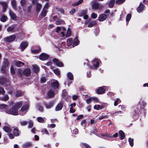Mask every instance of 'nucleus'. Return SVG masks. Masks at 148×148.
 <instances>
[{
	"label": "nucleus",
	"instance_id": "nucleus-30",
	"mask_svg": "<svg viewBox=\"0 0 148 148\" xmlns=\"http://www.w3.org/2000/svg\"><path fill=\"white\" fill-rule=\"evenodd\" d=\"M11 3L13 8L15 9H16V1L15 0H11Z\"/></svg>",
	"mask_w": 148,
	"mask_h": 148
},
{
	"label": "nucleus",
	"instance_id": "nucleus-55",
	"mask_svg": "<svg viewBox=\"0 0 148 148\" xmlns=\"http://www.w3.org/2000/svg\"><path fill=\"white\" fill-rule=\"evenodd\" d=\"M49 7V5L48 3H46L44 5L43 9H45L46 10H47L48 8Z\"/></svg>",
	"mask_w": 148,
	"mask_h": 148
},
{
	"label": "nucleus",
	"instance_id": "nucleus-27",
	"mask_svg": "<svg viewBox=\"0 0 148 148\" xmlns=\"http://www.w3.org/2000/svg\"><path fill=\"white\" fill-rule=\"evenodd\" d=\"M67 76L68 79L70 80H73V75L70 72H69L67 74Z\"/></svg>",
	"mask_w": 148,
	"mask_h": 148
},
{
	"label": "nucleus",
	"instance_id": "nucleus-29",
	"mask_svg": "<svg viewBox=\"0 0 148 148\" xmlns=\"http://www.w3.org/2000/svg\"><path fill=\"white\" fill-rule=\"evenodd\" d=\"M7 19V17L5 15H3L0 18V20L2 22H5Z\"/></svg>",
	"mask_w": 148,
	"mask_h": 148
},
{
	"label": "nucleus",
	"instance_id": "nucleus-40",
	"mask_svg": "<svg viewBox=\"0 0 148 148\" xmlns=\"http://www.w3.org/2000/svg\"><path fill=\"white\" fill-rule=\"evenodd\" d=\"M121 100H120L119 98H117L116 100L114 101V106H116L118 105V103L119 102H120Z\"/></svg>",
	"mask_w": 148,
	"mask_h": 148
},
{
	"label": "nucleus",
	"instance_id": "nucleus-21",
	"mask_svg": "<svg viewBox=\"0 0 148 148\" xmlns=\"http://www.w3.org/2000/svg\"><path fill=\"white\" fill-rule=\"evenodd\" d=\"M33 67L34 71L35 73H37L39 71L40 69L38 66L36 65H33Z\"/></svg>",
	"mask_w": 148,
	"mask_h": 148
},
{
	"label": "nucleus",
	"instance_id": "nucleus-6",
	"mask_svg": "<svg viewBox=\"0 0 148 148\" xmlns=\"http://www.w3.org/2000/svg\"><path fill=\"white\" fill-rule=\"evenodd\" d=\"M16 37L15 35H12L5 38V39L6 42H10L14 41Z\"/></svg>",
	"mask_w": 148,
	"mask_h": 148
},
{
	"label": "nucleus",
	"instance_id": "nucleus-24",
	"mask_svg": "<svg viewBox=\"0 0 148 148\" xmlns=\"http://www.w3.org/2000/svg\"><path fill=\"white\" fill-rule=\"evenodd\" d=\"M48 11L45 9H43L42 11L41 12L40 14L41 16L43 17L45 16L47 13Z\"/></svg>",
	"mask_w": 148,
	"mask_h": 148
},
{
	"label": "nucleus",
	"instance_id": "nucleus-53",
	"mask_svg": "<svg viewBox=\"0 0 148 148\" xmlns=\"http://www.w3.org/2000/svg\"><path fill=\"white\" fill-rule=\"evenodd\" d=\"M67 95V94L65 92V90H63V93L62 94V97L63 98H65L66 96Z\"/></svg>",
	"mask_w": 148,
	"mask_h": 148
},
{
	"label": "nucleus",
	"instance_id": "nucleus-31",
	"mask_svg": "<svg viewBox=\"0 0 148 148\" xmlns=\"http://www.w3.org/2000/svg\"><path fill=\"white\" fill-rule=\"evenodd\" d=\"M3 129L6 132H9L11 131L10 128L8 127L5 126L3 127Z\"/></svg>",
	"mask_w": 148,
	"mask_h": 148
},
{
	"label": "nucleus",
	"instance_id": "nucleus-15",
	"mask_svg": "<svg viewBox=\"0 0 148 148\" xmlns=\"http://www.w3.org/2000/svg\"><path fill=\"white\" fill-rule=\"evenodd\" d=\"M104 86H103L99 88L97 90V93L98 94H102L104 92L105 89Z\"/></svg>",
	"mask_w": 148,
	"mask_h": 148
},
{
	"label": "nucleus",
	"instance_id": "nucleus-11",
	"mask_svg": "<svg viewBox=\"0 0 148 148\" xmlns=\"http://www.w3.org/2000/svg\"><path fill=\"white\" fill-rule=\"evenodd\" d=\"M102 7V6L99 5L98 3H94L92 6V8L94 10L100 9Z\"/></svg>",
	"mask_w": 148,
	"mask_h": 148
},
{
	"label": "nucleus",
	"instance_id": "nucleus-32",
	"mask_svg": "<svg viewBox=\"0 0 148 148\" xmlns=\"http://www.w3.org/2000/svg\"><path fill=\"white\" fill-rule=\"evenodd\" d=\"M73 42V40L72 38H69L67 40V45L69 46L71 45Z\"/></svg>",
	"mask_w": 148,
	"mask_h": 148
},
{
	"label": "nucleus",
	"instance_id": "nucleus-60",
	"mask_svg": "<svg viewBox=\"0 0 148 148\" xmlns=\"http://www.w3.org/2000/svg\"><path fill=\"white\" fill-rule=\"evenodd\" d=\"M13 30V27L12 26L9 27L7 29V31L9 32H11Z\"/></svg>",
	"mask_w": 148,
	"mask_h": 148
},
{
	"label": "nucleus",
	"instance_id": "nucleus-19",
	"mask_svg": "<svg viewBox=\"0 0 148 148\" xmlns=\"http://www.w3.org/2000/svg\"><path fill=\"white\" fill-rule=\"evenodd\" d=\"M36 11L37 12H39L40 11L42 7V5L41 4L38 3H36Z\"/></svg>",
	"mask_w": 148,
	"mask_h": 148
},
{
	"label": "nucleus",
	"instance_id": "nucleus-61",
	"mask_svg": "<svg viewBox=\"0 0 148 148\" xmlns=\"http://www.w3.org/2000/svg\"><path fill=\"white\" fill-rule=\"evenodd\" d=\"M38 110L40 111H43V108L42 106H41L40 105H38Z\"/></svg>",
	"mask_w": 148,
	"mask_h": 148
},
{
	"label": "nucleus",
	"instance_id": "nucleus-51",
	"mask_svg": "<svg viewBox=\"0 0 148 148\" xmlns=\"http://www.w3.org/2000/svg\"><path fill=\"white\" fill-rule=\"evenodd\" d=\"M21 125L22 126L26 125L27 123V122L25 121H23L20 122Z\"/></svg>",
	"mask_w": 148,
	"mask_h": 148
},
{
	"label": "nucleus",
	"instance_id": "nucleus-39",
	"mask_svg": "<svg viewBox=\"0 0 148 148\" xmlns=\"http://www.w3.org/2000/svg\"><path fill=\"white\" fill-rule=\"evenodd\" d=\"M22 95V93L20 91H17L15 93V96L16 97H20Z\"/></svg>",
	"mask_w": 148,
	"mask_h": 148
},
{
	"label": "nucleus",
	"instance_id": "nucleus-22",
	"mask_svg": "<svg viewBox=\"0 0 148 148\" xmlns=\"http://www.w3.org/2000/svg\"><path fill=\"white\" fill-rule=\"evenodd\" d=\"M15 65L18 67H20L25 65V63L20 61H16L15 63Z\"/></svg>",
	"mask_w": 148,
	"mask_h": 148
},
{
	"label": "nucleus",
	"instance_id": "nucleus-44",
	"mask_svg": "<svg viewBox=\"0 0 148 148\" xmlns=\"http://www.w3.org/2000/svg\"><path fill=\"white\" fill-rule=\"evenodd\" d=\"M41 82L42 83H44L46 82L47 80V79L45 77H42L40 79Z\"/></svg>",
	"mask_w": 148,
	"mask_h": 148
},
{
	"label": "nucleus",
	"instance_id": "nucleus-26",
	"mask_svg": "<svg viewBox=\"0 0 148 148\" xmlns=\"http://www.w3.org/2000/svg\"><path fill=\"white\" fill-rule=\"evenodd\" d=\"M53 102H51L49 103L48 104H45V107L47 109H49L52 107L53 106Z\"/></svg>",
	"mask_w": 148,
	"mask_h": 148
},
{
	"label": "nucleus",
	"instance_id": "nucleus-33",
	"mask_svg": "<svg viewBox=\"0 0 148 148\" xmlns=\"http://www.w3.org/2000/svg\"><path fill=\"white\" fill-rule=\"evenodd\" d=\"M13 133L15 136H18L19 135L18 130L16 129H14L13 130Z\"/></svg>",
	"mask_w": 148,
	"mask_h": 148
},
{
	"label": "nucleus",
	"instance_id": "nucleus-12",
	"mask_svg": "<svg viewBox=\"0 0 148 148\" xmlns=\"http://www.w3.org/2000/svg\"><path fill=\"white\" fill-rule=\"evenodd\" d=\"M106 14H100L98 18L99 21H103L106 20Z\"/></svg>",
	"mask_w": 148,
	"mask_h": 148
},
{
	"label": "nucleus",
	"instance_id": "nucleus-18",
	"mask_svg": "<svg viewBox=\"0 0 148 148\" xmlns=\"http://www.w3.org/2000/svg\"><path fill=\"white\" fill-rule=\"evenodd\" d=\"M144 8V6L142 3V2H140V4L138 7L137 8V11L138 12H141L143 10Z\"/></svg>",
	"mask_w": 148,
	"mask_h": 148
},
{
	"label": "nucleus",
	"instance_id": "nucleus-25",
	"mask_svg": "<svg viewBox=\"0 0 148 148\" xmlns=\"http://www.w3.org/2000/svg\"><path fill=\"white\" fill-rule=\"evenodd\" d=\"M139 103L140 105V106H139V105H138L139 106V107H141L142 108H144V107H146L147 105L146 103L144 101H140Z\"/></svg>",
	"mask_w": 148,
	"mask_h": 148
},
{
	"label": "nucleus",
	"instance_id": "nucleus-8",
	"mask_svg": "<svg viewBox=\"0 0 148 148\" xmlns=\"http://www.w3.org/2000/svg\"><path fill=\"white\" fill-rule=\"evenodd\" d=\"M0 4L2 6L3 12H5L6 9L8 7V3L4 1H0Z\"/></svg>",
	"mask_w": 148,
	"mask_h": 148
},
{
	"label": "nucleus",
	"instance_id": "nucleus-5",
	"mask_svg": "<svg viewBox=\"0 0 148 148\" xmlns=\"http://www.w3.org/2000/svg\"><path fill=\"white\" fill-rule=\"evenodd\" d=\"M49 57V56L47 54L42 53L39 56V58L42 60H45Z\"/></svg>",
	"mask_w": 148,
	"mask_h": 148
},
{
	"label": "nucleus",
	"instance_id": "nucleus-17",
	"mask_svg": "<svg viewBox=\"0 0 148 148\" xmlns=\"http://www.w3.org/2000/svg\"><path fill=\"white\" fill-rule=\"evenodd\" d=\"M51 85L52 87L56 89L58 88L59 86V83L56 80L55 82H53Z\"/></svg>",
	"mask_w": 148,
	"mask_h": 148
},
{
	"label": "nucleus",
	"instance_id": "nucleus-46",
	"mask_svg": "<svg viewBox=\"0 0 148 148\" xmlns=\"http://www.w3.org/2000/svg\"><path fill=\"white\" fill-rule=\"evenodd\" d=\"M28 127L31 128L33 126V123L32 121H30L28 122Z\"/></svg>",
	"mask_w": 148,
	"mask_h": 148
},
{
	"label": "nucleus",
	"instance_id": "nucleus-59",
	"mask_svg": "<svg viewBox=\"0 0 148 148\" xmlns=\"http://www.w3.org/2000/svg\"><path fill=\"white\" fill-rule=\"evenodd\" d=\"M10 72L12 74H14L15 73V71L14 67L11 66L10 68Z\"/></svg>",
	"mask_w": 148,
	"mask_h": 148
},
{
	"label": "nucleus",
	"instance_id": "nucleus-9",
	"mask_svg": "<svg viewBox=\"0 0 148 148\" xmlns=\"http://www.w3.org/2000/svg\"><path fill=\"white\" fill-rule=\"evenodd\" d=\"M63 102L62 101H61L58 103V104L55 108V110L56 111H58L61 110L63 107Z\"/></svg>",
	"mask_w": 148,
	"mask_h": 148
},
{
	"label": "nucleus",
	"instance_id": "nucleus-42",
	"mask_svg": "<svg viewBox=\"0 0 148 148\" xmlns=\"http://www.w3.org/2000/svg\"><path fill=\"white\" fill-rule=\"evenodd\" d=\"M9 97L7 95H6L4 97L1 98V100L4 101H7Z\"/></svg>",
	"mask_w": 148,
	"mask_h": 148
},
{
	"label": "nucleus",
	"instance_id": "nucleus-63",
	"mask_svg": "<svg viewBox=\"0 0 148 148\" xmlns=\"http://www.w3.org/2000/svg\"><path fill=\"white\" fill-rule=\"evenodd\" d=\"M92 100V98H90L86 100V102L88 104H89L91 102Z\"/></svg>",
	"mask_w": 148,
	"mask_h": 148
},
{
	"label": "nucleus",
	"instance_id": "nucleus-16",
	"mask_svg": "<svg viewBox=\"0 0 148 148\" xmlns=\"http://www.w3.org/2000/svg\"><path fill=\"white\" fill-rule=\"evenodd\" d=\"M47 95L49 98H53L54 97L55 94L53 91L50 90L48 92Z\"/></svg>",
	"mask_w": 148,
	"mask_h": 148
},
{
	"label": "nucleus",
	"instance_id": "nucleus-56",
	"mask_svg": "<svg viewBox=\"0 0 148 148\" xmlns=\"http://www.w3.org/2000/svg\"><path fill=\"white\" fill-rule=\"evenodd\" d=\"M87 14V11L86 10H83L80 13L81 16H83Z\"/></svg>",
	"mask_w": 148,
	"mask_h": 148
},
{
	"label": "nucleus",
	"instance_id": "nucleus-62",
	"mask_svg": "<svg viewBox=\"0 0 148 148\" xmlns=\"http://www.w3.org/2000/svg\"><path fill=\"white\" fill-rule=\"evenodd\" d=\"M91 17L93 18H95L97 17V15L95 13H93L91 15Z\"/></svg>",
	"mask_w": 148,
	"mask_h": 148
},
{
	"label": "nucleus",
	"instance_id": "nucleus-7",
	"mask_svg": "<svg viewBox=\"0 0 148 148\" xmlns=\"http://www.w3.org/2000/svg\"><path fill=\"white\" fill-rule=\"evenodd\" d=\"M28 108V106L27 105L24 106L21 108L20 112V114L21 115H23L25 114Z\"/></svg>",
	"mask_w": 148,
	"mask_h": 148
},
{
	"label": "nucleus",
	"instance_id": "nucleus-35",
	"mask_svg": "<svg viewBox=\"0 0 148 148\" xmlns=\"http://www.w3.org/2000/svg\"><path fill=\"white\" fill-rule=\"evenodd\" d=\"M79 43V41L78 40L77 37H75L74 40V42H73V45L75 46H77L78 44Z\"/></svg>",
	"mask_w": 148,
	"mask_h": 148
},
{
	"label": "nucleus",
	"instance_id": "nucleus-3",
	"mask_svg": "<svg viewBox=\"0 0 148 148\" xmlns=\"http://www.w3.org/2000/svg\"><path fill=\"white\" fill-rule=\"evenodd\" d=\"M8 64L9 62L8 60L6 58H4L1 70L3 73L5 72L6 68L8 66Z\"/></svg>",
	"mask_w": 148,
	"mask_h": 148
},
{
	"label": "nucleus",
	"instance_id": "nucleus-49",
	"mask_svg": "<svg viewBox=\"0 0 148 148\" xmlns=\"http://www.w3.org/2000/svg\"><path fill=\"white\" fill-rule=\"evenodd\" d=\"M37 121L40 123H42L44 121V120L41 117H38L37 118Z\"/></svg>",
	"mask_w": 148,
	"mask_h": 148
},
{
	"label": "nucleus",
	"instance_id": "nucleus-4",
	"mask_svg": "<svg viewBox=\"0 0 148 148\" xmlns=\"http://www.w3.org/2000/svg\"><path fill=\"white\" fill-rule=\"evenodd\" d=\"M93 66L90 68L92 69H97L98 67L99 64V60L98 59L94 60L92 61Z\"/></svg>",
	"mask_w": 148,
	"mask_h": 148
},
{
	"label": "nucleus",
	"instance_id": "nucleus-2",
	"mask_svg": "<svg viewBox=\"0 0 148 148\" xmlns=\"http://www.w3.org/2000/svg\"><path fill=\"white\" fill-rule=\"evenodd\" d=\"M146 110L144 108L138 107L136 108L134 110L132 116L134 120H136L138 117L139 114H141L143 116H145L146 112Z\"/></svg>",
	"mask_w": 148,
	"mask_h": 148
},
{
	"label": "nucleus",
	"instance_id": "nucleus-50",
	"mask_svg": "<svg viewBox=\"0 0 148 148\" xmlns=\"http://www.w3.org/2000/svg\"><path fill=\"white\" fill-rule=\"evenodd\" d=\"M5 93V91L3 88L0 87V95L2 94L4 95Z\"/></svg>",
	"mask_w": 148,
	"mask_h": 148
},
{
	"label": "nucleus",
	"instance_id": "nucleus-14",
	"mask_svg": "<svg viewBox=\"0 0 148 148\" xmlns=\"http://www.w3.org/2000/svg\"><path fill=\"white\" fill-rule=\"evenodd\" d=\"M28 44L26 42H23L21 43L20 45V47L22 51L25 49L28 46Z\"/></svg>",
	"mask_w": 148,
	"mask_h": 148
},
{
	"label": "nucleus",
	"instance_id": "nucleus-38",
	"mask_svg": "<svg viewBox=\"0 0 148 148\" xmlns=\"http://www.w3.org/2000/svg\"><path fill=\"white\" fill-rule=\"evenodd\" d=\"M131 15L130 14H127L126 18V21L127 22H128L130 21L131 18ZM127 24H128V23H127Z\"/></svg>",
	"mask_w": 148,
	"mask_h": 148
},
{
	"label": "nucleus",
	"instance_id": "nucleus-36",
	"mask_svg": "<svg viewBox=\"0 0 148 148\" xmlns=\"http://www.w3.org/2000/svg\"><path fill=\"white\" fill-rule=\"evenodd\" d=\"M129 142L130 145L131 147H132L134 145V139L131 138H129Z\"/></svg>",
	"mask_w": 148,
	"mask_h": 148
},
{
	"label": "nucleus",
	"instance_id": "nucleus-10",
	"mask_svg": "<svg viewBox=\"0 0 148 148\" xmlns=\"http://www.w3.org/2000/svg\"><path fill=\"white\" fill-rule=\"evenodd\" d=\"M52 62L55 63L56 65L58 66L63 67V64L62 63L56 58L53 59L52 60Z\"/></svg>",
	"mask_w": 148,
	"mask_h": 148
},
{
	"label": "nucleus",
	"instance_id": "nucleus-57",
	"mask_svg": "<svg viewBox=\"0 0 148 148\" xmlns=\"http://www.w3.org/2000/svg\"><path fill=\"white\" fill-rule=\"evenodd\" d=\"M101 108V106L99 105H95L94 107V109H96L97 110H99V109L100 108Z\"/></svg>",
	"mask_w": 148,
	"mask_h": 148
},
{
	"label": "nucleus",
	"instance_id": "nucleus-48",
	"mask_svg": "<svg viewBox=\"0 0 148 148\" xmlns=\"http://www.w3.org/2000/svg\"><path fill=\"white\" fill-rule=\"evenodd\" d=\"M17 73L18 74L20 75L21 76H22L23 74V71H22L21 69H18L17 70Z\"/></svg>",
	"mask_w": 148,
	"mask_h": 148
},
{
	"label": "nucleus",
	"instance_id": "nucleus-43",
	"mask_svg": "<svg viewBox=\"0 0 148 148\" xmlns=\"http://www.w3.org/2000/svg\"><path fill=\"white\" fill-rule=\"evenodd\" d=\"M64 21L61 19H59L56 22V24L57 25H60L63 24Z\"/></svg>",
	"mask_w": 148,
	"mask_h": 148
},
{
	"label": "nucleus",
	"instance_id": "nucleus-52",
	"mask_svg": "<svg viewBox=\"0 0 148 148\" xmlns=\"http://www.w3.org/2000/svg\"><path fill=\"white\" fill-rule=\"evenodd\" d=\"M20 4L22 6H24L26 2V0H21L20 1Z\"/></svg>",
	"mask_w": 148,
	"mask_h": 148
},
{
	"label": "nucleus",
	"instance_id": "nucleus-34",
	"mask_svg": "<svg viewBox=\"0 0 148 148\" xmlns=\"http://www.w3.org/2000/svg\"><path fill=\"white\" fill-rule=\"evenodd\" d=\"M32 146V144L29 142L26 143L23 145V147L24 148H26L27 147H29Z\"/></svg>",
	"mask_w": 148,
	"mask_h": 148
},
{
	"label": "nucleus",
	"instance_id": "nucleus-37",
	"mask_svg": "<svg viewBox=\"0 0 148 148\" xmlns=\"http://www.w3.org/2000/svg\"><path fill=\"white\" fill-rule=\"evenodd\" d=\"M40 50V48H39L38 49L32 50V52L33 53L37 54L38 53Z\"/></svg>",
	"mask_w": 148,
	"mask_h": 148
},
{
	"label": "nucleus",
	"instance_id": "nucleus-13",
	"mask_svg": "<svg viewBox=\"0 0 148 148\" xmlns=\"http://www.w3.org/2000/svg\"><path fill=\"white\" fill-rule=\"evenodd\" d=\"M31 70L29 68H27L23 71V74L27 76H29L31 74Z\"/></svg>",
	"mask_w": 148,
	"mask_h": 148
},
{
	"label": "nucleus",
	"instance_id": "nucleus-64",
	"mask_svg": "<svg viewBox=\"0 0 148 148\" xmlns=\"http://www.w3.org/2000/svg\"><path fill=\"white\" fill-rule=\"evenodd\" d=\"M83 145L85 146L86 148H91V147L88 144L86 143H83Z\"/></svg>",
	"mask_w": 148,
	"mask_h": 148
},
{
	"label": "nucleus",
	"instance_id": "nucleus-58",
	"mask_svg": "<svg viewBox=\"0 0 148 148\" xmlns=\"http://www.w3.org/2000/svg\"><path fill=\"white\" fill-rule=\"evenodd\" d=\"M53 72L55 73L57 75H59L60 74V71L58 69H56L54 70Z\"/></svg>",
	"mask_w": 148,
	"mask_h": 148
},
{
	"label": "nucleus",
	"instance_id": "nucleus-54",
	"mask_svg": "<svg viewBox=\"0 0 148 148\" xmlns=\"http://www.w3.org/2000/svg\"><path fill=\"white\" fill-rule=\"evenodd\" d=\"M125 0H117L116 3V4H121L123 3Z\"/></svg>",
	"mask_w": 148,
	"mask_h": 148
},
{
	"label": "nucleus",
	"instance_id": "nucleus-41",
	"mask_svg": "<svg viewBox=\"0 0 148 148\" xmlns=\"http://www.w3.org/2000/svg\"><path fill=\"white\" fill-rule=\"evenodd\" d=\"M71 35V32L70 29L69 28L67 31V34L66 35V37H68L69 36Z\"/></svg>",
	"mask_w": 148,
	"mask_h": 148
},
{
	"label": "nucleus",
	"instance_id": "nucleus-20",
	"mask_svg": "<svg viewBox=\"0 0 148 148\" xmlns=\"http://www.w3.org/2000/svg\"><path fill=\"white\" fill-rule=\"evenodd\" d=\"M10 15V16L11 18L13 19H15L16 18V16L14 13L10 10L9 12Z\"/></svg>",
	"mask_w": 148,
	"mask_h": 148
},
{
	"label": "nucleus",
	"instance_id": "nucleus-23",
	"mask_svg": "<svg viewBox=\"0 0 148 148\" xmlns=\"http://www.w3.org/2000/svg\"><path fill=\"white\" fill-rule=\"evenodd\" d=\"M5 82H7V80L5 77L0 76V84H3Z\"/></svg>",
	"mask_w": 148,
	"mask_h": 148
},
{
	"label": "nucleus",
	"instance_id": "nucleus-45",
	"mask_svg": "<svg viewBox=\"0 0 148 148\" xmlns=\"http://www.w3.org/2000/svg\"><path fill=\"white\" fill-rule=\"evenodd\" d=\"M83 0H79L77 3H74L73 5L75 6L78 5L82 3L83 2Z\"/></svg>",
	"mask_w": 148,
	"mask_h": 148
},
{
	"label": "nucleus",
	"instance_id": "nucleus-47",
	"mask_svg": "<svg viewBox=\"0 0 148 148\" xmlns=\"http://www.w3.org/2000/svg\"><path fill=\"white\" fill-rule=\"evenodd\" d=\"M61 30L62 31L61 32V34L62 35V37H64L65 36L64 32L66 31V29L64 27H62L61 28Z\"/></svg>",
	"mask_w": 148,
	"mask_h": 148
},
{
	"label": "nucleus",
	"instance_id": "nucleus-1",
	"mask_svg": "<svg viewBox=\"0 0 148 148\" xmlns=\"http://www.w3.org/2000/svg\"><path fill=\"white\" fill-rule=\"evenodd\" d=\"M14 102L12 101L10 106H13L12 109L9 110H7L8 106L5 104H1L0 105V111L5 110V112L9 114L16 115L18 114V110L21 107L22 105L21 101L17 102L14 104Z\"/></svg>",
	"mask_w": 148,
	"mask_h": 148
},
{
	"label": "nucleus",
	"instance_id": "nucleus-28",
	"mask_svg": "<svg viewBox=\"0 0 148 148\" xmlns=\"http://www.w3.org/2000/svg\"><path fill=\"white\" fill-rule=\"evenodd\" d=\"M119 134L120 136V138L121 140L123 139L125 136L124 133L121 130L119 131Z\"/></svg>",
	"mask_w": 148,
	"mask_h": 148
}]
</instances>
